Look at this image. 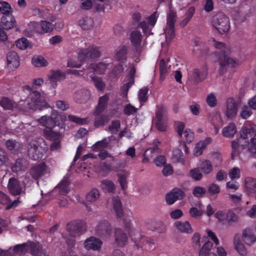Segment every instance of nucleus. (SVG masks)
Listing matches in <instances>:
<instances>
[{"label": "nucleus", "mask_w": 256, "mask_h": 256, "mask_svg": "<svg viewBox=\"0 0 256 256\" xmlns=\"http://www.w3.org/2000/svg\"><path fill=\"white\" fill-rule=\"evenodd\" d=\"M184 127L185 124L183 122H177V133L180 137L179 146L177 148V163H180L182 166L186 164L182 150L185 154H188L189 150L186 143H190L194 139V133L190 129H186L184 132Z\"/></svg>", "instance_id": "nucleus-1"}, {"label": "nucleus", "mask_w": 256, "mask_h": 256, "mask_svg": "<svg viewBox=\"0 0 256 256\" xmlns=\"http://www.w3.org/2000/svg\"><path fill=\"white\" fill-rule=\"evenodd\" d=\"M13 250L16 253L28 252L32 256H43L46 254V252L43 250L42 246L39 242H33L16 244L14 246Z\"/></svg>", "instance_id": "nucleus-2"}, {"label": "nucleus", "mask_w": 256, "mask_h": 256, "mask_svg": "<svg viewBox=\"0 0 256 256\" xmlns=\"http://www.w3.org/2000/svg\"><path fill=\"white\" fill-rule=\"evenodd\" d=\"M102 48L94 45L87 48H80L78 52V58L80 62H92L101 56Z\"/></svg>", "instance_id": "nucleus-3"}, {"label": "nucleus", "mask_w": 256, "mask_h": 256, "mask_svg": "<svg viewBox=\"0 0 256 256\" xmlns=\"http://www.w3.org/2000/svg\"><path fill=\"white\" fill-rule=\"evenodd\" d=\"M213 45L216 48L220 50L219 53L215 52L214 56L217 58V62L220 64H235L237 62V60L235 58H232L229 56L226 53L229 51V49L226 46V44L222 42L216 41L213 40Z\"/></svg>", "instance_id": "nucleus-4"}, {"label": "nucleus", "mask_w": 256, "mask_h": 256, "mask_svg": "<svg viewBox=\"0 0 256 256\" xmlns=\"http://www.w3.org/2000/svg\"><path fill=\"white\" fill-rule=\"evenodd\" d=\"M27 100V107L29 109L42 110L49 107L46 99L36 90L33 91L30 94Z\"/></svg>", "instance_id": "nucleus-5"}, {"label": "nucleus", "mask_w": 256, "mask_h": 256, "mask_svg": "<svg viewBox=\"0 0 256 256\" xmlns=\"http://www.w3.org/2000/svg\"><path fill=\"white\" fill-rule=\"evenodd\" d=\"M211 22L212 26L221 34L227 33L230 28L229 18L222 12L214 15Z\"/></svg>", "instance_id": "nucleus-6"}, {"label": "nucleus", "mask_w": 256, "mask_h": 256, "mask_svg": "<svg viewBox=\"0 0 256 256\" xmlns=\"http://www.w3.org/2000/svg\"><path fill=\"white\" fill-rule=\"evenodd\" d=\"M40 124L44 126L46 130L54 128L56 126L60 128L63 123V119L61 115L59 114L56 110H52L51 116H42L39 120Z\"/></svg>", "instance_id": "nucleus-7"}, {"label": "nucleus", "mask_w": 256, "mask_h": 256, "mask_svg": "<svg viewBox=\"0 0 256 256\" xmlns=\"http://www.w3.org/2000/svg\"><path fill=\"white\" fill-rule=\"evenodd\" d=\"M67 230L72 237L80 236L86 232V223L79 220L72 221L68 224Z\"/></svg>", "instance_id": "nucleus-8"}, {"label": "nucleus", "mask_w": 256, "mask_h": 256, "mask_svg": "<svg viewBox=\"0 0 256 256\" xmlns=\"http://www.w3.org/2000/svg\"><path fill=\"white\" fill-rule=\"evenodd\" d=\"M176 13L170 11L167 16L166 26L164 29L166 40L170 42L175 37V18Z\"/></svg>", "instance_id": "nucleus-9"}, {"label": "nucleus", "mask_w": 256, "mask_h": 256, "mask_svg": "<svg viewBox=\"0 0 256 256\" xmlns=\"http://www.w3.org/2000/svg\"><path fill=\"white\" fill-rule=\"evenodd\" d=\"M138 238H134V242L138 248L140 247L147 251H151L155 248L154 240L142 236L138 232H136Z\"/></svg>", "instance_id": "nucleus-10"}, {"label": "nucleus", "mask_w": 256, "mask_h": 256, "mask_svg": "<svg viewBox=\"0 0 256 256\" xmlns=\"http://www.w3.org/2000/svg\"><path fill=\"white\" fill-rule=\"evenodd\" d=\"M34 31L38 34H43L51 32L54 29V24L46 20H42L40 23L34 24Z\"/></svg>", "instance_id": "nucleus-11"}, {"label": "nucleus", "mask_w": 256, "mask_h": 256, "mask_svg": "<svg viewBox=\"0 0 256 256\" xmlns=\"http://www.w3.org/2000/svg\"><path fill=\"white\" fill-rule=\"evenodd\" d=\"M96 234L102 238L107 237L112 233V228L110 223L106 220L100 222L95 229Z\"/></svg>", "instance_id": "nucleus-12"}, {"label": "nucleus", "mask_w": 256, "mask_h": 256, "mask_svg": "<svg viewBox=\"0 0 256 256\" xmlns=\"http://www.w3.org/2000/svg\"><path fill=\"white\" fill-rule=\"evenodd\" d=\"M102 240L96 237L92 236L87 238L84 242V246L87 250H100L102 245Z\"/></svg>", "instance_id": "nucleus-13"}, {"label": "nucleus", "mask_w": 256, "mask_h": 256, "mask_svg": "<svg viewBox=\"0 0 256 256\" xmlns=\"http://www.w3.org/2000/svg\"><path fill=\"white\" fill-rule=\"evenodd\" d=\"M8 188L10 194L13 196L20 195L22 191V188L20 181L14 178L9 179Z\"/></svg>", "instance_id": "nucleus-14"}, {"label": "nucleus", "mask_w": 256, "mask_h": 256, "mask_svg": "<svg viewBox=\"0 0 256 256\" xmlns=\"http://www.w3.org/2000/svg\"><path fill=\"white\" fill-rule=\"evenodd\" d=\"M110 100V94L106 93L98 98V105L96 106L94 115L99 116L108 108Z\"/></svg>", "instance_id": "nucleus-15"}, {"label": "nucleus", "mask_w": 256, "mask_h": 256, "mask_svg": "<svg viewBox=\"0 0 256 256\" xmlns=\"http://www.w3.org/2000/svg\"><path fill=\"white\" fill-rule=\"evenodd\" d=\"M46 168V164L44 162L36 164L30 168V174L34 180H38L44 174Z\"/></svg>", "instance_id": "nucleus-16"}, {"label": "nucleus", "mask_w": 256, "mask_h": 256, "mask_svg": "<svg viewBox=\"0 0 256 256\" xmlns=\"http://www.w3.org/2000/svg\"><path fill=\"white\" fill-rule=\"evenodd\" d=\"M238 104L233 98H229L226 101V116L229 118L236 116L238 112Z\"/></svg>", "instance_id": "nucleus-17"}, {"label": "nucleus", "mask_w": 256, "mask_h": 256, "mask_svg": "<svg viewBox=\"0 0 256 256\" xmlns=\"http://www.w3.org/2000/svg\"><path fill=\"white\" fill-rule=\"evenodd\" d=\"M48 78L51 82V86L55 88L57 86L56 82L64 80L66 79V74L60 70H52Z\"/></svg>", "instance_id": "nucleus-18"}, {"label": "nucleus", "mask_w": 256, "mask_h": 256, "mask_svg": "<svg viewBox=\"0 0 256 256\" xmlns=\"http://www.w3.org/2000/svg\"><path fill=\"white\" fill-rule=\"evenodd\" d=\"M212 142V139L210 137H207L204 140H200L197 142L193 152L194 155L195 156H201L204 150L206 148L208 145L210 144Z\"/></svg>", "instance_id": "nucleus-19"}, {"label": "nucleus", "mask_w": 256, "mask_h": 256, "mask_svg": "<svg viewBox=\"0 0 256 256\" xmlns=\"http://www.w3.org/2000/svg\"><path fill=\"white\" fill-rule=\"evenodd\" d=\"M114 242L120 247H123L126 245L128 238L127 234L120 228H116L114 230Z\"/></svg>", "instance_id": "nucleus-20"}, {"label": "nucleus", "mask_w": 256, "mask_h": 256, "mask_svg": "<svg viewBox=\"0 0 256 256\" xmlns=\"http://www.w3.org/2000/svg\"><path fill=\"white\" fill-rule=\"evenodd\" d=\"M28 162L23 158H19L10 164V168L14 172L25 171L28 168Z\"/></svg>", "instance_id": "nucleus-21"}, {"label": "nucleus", "mask_w": 256, "mask_h": 256, "mask_svg": "<svg viewBox=\"0 0 256 256\" xmlns=\"http://www.w3.org/2000/svg\"><path fill=\"white\" fill-rule=\"evenodd\" d=\"M193 75L194 82L195 84H198L204 80L208 75V68L206 65L200 69H194V70Z\"/></svg>", "instance_id": "nucleus-22"}, {"label": "nucleus", "mask_w": 256, "mask_h": 256, "mask_svg": "<svg viewBox=\"0 0 256 256\" xmlns=\"http://www.w3.org/2000/svg\"><path fill=\"white\" fill-rule=\"evenodd\" d=\"M0 24L3 29L10 30L16 25V20L12 14L3 16L1 18Z\"/></svg>", "instance_id": "nucleus-23"}, {"label": "nucleus", "mask_w": 256, "mask_h": 256, "mask_svg": "<svg viewBox=\"0 0 256 256\" xmlns=\"http://www.w3.org/2000/svg\"><path fill=\"white\" fill-rule=\"evenodd\" d=\"M240 138L244 140L248 138L254 136L256 137V126L250 124L248 127L243 126L240 131Z\"/></svg>", "instance_id": "nucleus-24"}, {"label": "nucleus", "mask_w": 256, "mask_h": 256, "mask_svg": "<svg viewBox=\"0 0 256 256\" xmlns=\"http://www.w3.org/2000/svg\"><path fill=\"white\" fill-rule=\"evenodd\" d=\"M242 238L245 244L250 246L256 242V236L250 228H246L242 231Z\"/></svg>", "instance_id": "nucleus-25"}, {"label": "nucleus", "mask_w": 256, "mask_h": 256, "mask_svg": "<svg viewBox=\"0 0 256 256\" xmlns=\"http://www.w3.org/2000/svg\"><path fill=\"white\" fill-rule=\"evenodd\" d=\"M90 97V92L86 90H78L74 94V100L82 104L86 102Z\"/></svg>", "instance_id": "nucleus-26"}, {"label": "nucleus", "mask_w": 256, "mask_h": 256, "mask_svg": "<svg viewBox=\"0 0 256 256\" xmlns=\"http://www.w3.org/2000/svg\"><path fill=\"white\" fill-rule=\"evenodd\" d=\"M148 228L152 230L156 231L158 233H164L166 231V226L164 222L160 220H152L150 223H148Z\"/></svg>", "instance_id": "nucleus-27"}, {"label": "nucleus", "mask_w": 256, "mask_h": 256, "mask_svg": "<svg viewBox=\"0 0 256 256\" xmlns=\"http://www.w3.org/2000/svg\"><path fill=\"white\" fill-rule=\"evenodd\" d=\"M142 34L141 32L138 30H132L130 36V39L132 44L136 48L140 46L142 40Z\"/></svg>", "instance_id": "nucleus-28"}, {"label": "nucleus", "mask_w": 256, "mask_h": 256, "mask_svg": "<svg viewBox=\"0 0 256 256\" xmlns=\"http://www.w3.org/2000/svg\"><path fill=\"white\" fill-rule=\"evenodd\" d=\"M198 168L204 174H208L213 170L212 163L208 160H200L198 164Z\"/></svg>", "instance_id": "nucleus-29"}, {"label": "nucleus", "mask_w": 256, "mask_h": 256, "mask_svg": "<svg viewBox=\"0 0 256 256\" xmlns=\"http://www.w3.org/2000/svg\"><path fill=\"white\" fill-rule=\"evenodd\" d=\"M113 208L117 218H122L124 216L122 202L118 196L114 198L112 200Z\"/></svg>", "instance_id": "nucleus-30"}, {"label": "nucleus", "mask_w": 256, "mask_h": 256, "mask_svg": "<svg viewBox=\"0 0 256 256\" xmlns=\"http://www.w3.org/2000/svg\"><path fill=\"white\" fill-rule=\"evenodd\" d=\"M0 106L5 110H14L17 104L14 100L3 96L0 100Z\"/></svg>", "instance_id": "nucleus-31"}, {"label": "nucleus", "mask_w": 256, "mask_h": 256, "mask_svg": "<svg viewBox=\"0 0 256 256\" xmlns=\"http://www.w3.org/2000/svg\"><path fill=\"white\" fill-rule=\"evenodd\" d=\"M128 50L126 46L120 47L114 55L116 60L120 62H124L127 58Z\"/></svg>", "instance_id": "nucleus-32"}, {"label": "nucleus", "mask_w": 256, "mask_h": 256, "mask_svg": "<svg viewBox=\"0 0 256 256\" xmlns=\"http://www.w3.org/2000/svg\"><path fill=\"white\" fill-rule=\"evenodd\" d=\"M236 132V124L230 122L227 126L224 127L222 130V134L226 138H232Z\"/></svg>", "instance_id": "nucleus-33"}, {"label": "nucleus", "mask_w": 256, "mask_h": 256, "mask_svg": "<svg viewBox=\"0 0 256 256\" xmlns=\"http://www.w3.org/2000/svg\"><path fill=\"white\" fill-rule=\"evenodd\" d=\"M60 132L59 130L48 129L44 130V135L47 140H57L60 136Z\"/></svg>", "instance_id": "nucleus-34"}, {"label": "nucleus", "mask_w": 256, "mask_h": 256, "mask_svg": "<svg viewBox=\"0 0 256 256\" xmlns=\"http://www.w3.org/2000/svg\"><path fill=\"white\" fill-rule=\"evenodd\" d=\"M194 46H200L202 49L197 50L196 54L198 56H203L209 52V48L200 40L198 38H196L194 40Z\"/></svg>", "instance_id": "nucleus-35"}, {"label": "nucleus", "mask_w": 256, "mask_h": 256, "mask_svg": "<svg viewBox=\"0 0 256 256\" xmlns=\"http://www.w3.org/2000/svg\"><path fill=\"white\" fill-rule=\"evenodd\" d=\"M31 147L28 150V155L30 158L34 160H37L42 158V153L40 152L39 148L36 144L30 145Z\"/></svg>", "instance_id": "nucleus-36"}, {"label": "nucleus", "mask_w": 256, "mask_h": 256, "mask_svg": "<svg viewBox=\"0 0 256 256\" xmlns=\"http://www.w3.org/2000/svg\"><path fill=\"white\" fill-rule=\"evenodd\" d=\"M245 186L248 194L256 192V178L252 177L246 178Z\"/></svg>", "instance_id": "nucleus-37"}, {"label": "nucleus", "mask_w": 256, "mask_h": 256, "mask_svg": "<svg viewBox=\"0 0 256 256\" xmlns=\"http://www.w3.org/2000/svg\"><path fill=\"white\" fill-rule=\"evenodd\" d=\"M238 141H239V140ZM239 142L235 140H233L232 142V150L231 154V158L233 160H234L236 157L240 156V152H239L240 148L244 150V145L242 144L240 146Z\"/></svg>", "instance_id": "nucleus-38"}, {"label": "nucleus", "mask_w": 256, "mask_h": 256, "mask_svg": "<svg viewBox=\"0 0 256 256\" xmlns=\"http://www.w3.org/2000/svg\"><path fill=\"white\" fill-rule=\"evenodd\" d=\"M177 229L182 232L186 234H191L193 232L191 225L187 221L184 222L177 221Z\"/></svg>", "instance_id": "nucleus-39"}, {"label": "nucleus", "mask_w": 256, "mask_h": 256, "mask_svg": "<svg viewBox=\"0 0 256 256\" xmlns=\"http://www.w3.org/2000/svg\"><path fill=\"white\" fill-rule=\"evenodd\" d=\"M94 118V126L96 128H100L104 126L108 123L110 118L108 115H99Z\"/></svg>", "instance_id": "nucleus-40"}, {"label": "nucleus", "mask_w": 256, "mask_h": 256, "mask_svg": "<svg viewBox=\"0 0 256 256\" xmlns=\"http://www.w3.org/2000/svg\"><path fill=\"white\" fill-rule=\"evenodd\" d=\"M93 19L90 17H85L78 21V24L84 30H88L92 28L94 26Z\"/></svg>", "instance_id": "nucleus-41"}, {"label": "nucleus", "mask_w": 256, "mask_h": 256, "mask_svg": "<svg viewBox=\"0 0 256 256\" xmlns=\"http://www.w3.org/2000/svg\"><path fill=\"white\" fill-rule=\"evenodd\" d=\"M234 248L241 256H246L247 250L244 244L242 243L240 240L236 238V236L234 238Z\"/></svg>", "instance_id": "nucleus-42"}, {"label": "nucleus", "mask_w": 256, "mask_h": 256, "mask_svg": "<svg viewBox=\"0 0 256 256\" xmlns=\"http://www.w3.org/2000/svg\"><path fill=\"white\" fill-rule=\"evenodd\" d=\"M101 188L104 192H113L115 190L114 183L110 180H104L101 182Z\"/></svg>", "instance_id": "nucleus-43"}, {"label": "nucleus", "mask_w": 256, "mask_h": 256, "mask_svg": "<svg viewBox=\"0 0 256 256\" xmlns=\"http://www.w3.org/2000/svg\"><path fill=\"white\" fill-rule=\"evenodd\" d=\"M8 64H20V58L17 52L14 51L8 52L6 55Z\"/></svg>", "instance_id": "nucleus-44"}, {"label": "nucleus", "mask_w": 256, "mask_h": 256, "mask_svg": "<svg viewBox=\"0 0 256 256\" xmlns=\"http://www.w3.org/2000/svg\"><path fill=\"white\" fill-rule=\"evenodd\" d=\"M244 149L250 153L254 158H256V137L250 138V142L244 144Z\"/></svg>", "instance_id": "nucleus-45"}, {"label": "nucleus", "mask_w": 256, "mask_h": 256, "mask_svg": "<svg viewBox=\"0 0 256 256\" xmlns=\"http://www.w3.org/2000/svg\"><path fill=\"white\" fill-rule=\"evenodd\" d=\"M194 12L195 8L194 6L189 8L186 14V18L180 22L179 25L182 28L184 27L191 20L194 14Z\"/></svg>", "instance_id": "nucleus-46"}, {"label": "nucleus", "mask_w": 256, "mask_h": 256, "mask_svg": "<svg viewBox=\"0 0 256 256\" xmlns=\"http://www.w3.org/2000/svg\"><path fill=\"white\" fill-rule=\"evenodd\" d=\"M70 182L68 180H62L58 186L60 188V194L62 195H66L70 191L69 186Z\"/></svg>", "instance_id": "nucleus-47"}, {"label": "nucleus", "mask_w": 256, "mask_h": 256, "mask_svg": "<svg viewBox=\"0 0 256 256\" xmlns=\"http://www.w3.org/2000/svg\"><path fill=\"white\" fill-rule=\"evenodd\" d=\"M0 12L4 16L11 14L12 12V10L8 2L4 1H0Z\"/></svg>", "instance_id": "nucleus-48"}, {"label": "nucleus", "mask_w": 256, "mask_h": 256, "mask_svg": "<svg viewBox=\"0 0 256 256\" xmlns=\"http://www.w3.org/2000/svg\"><path fill=\"white\" fill-rule=\"evenodd\" d=\"M68 120L80 125H84L88 124V118H80L74 115H68Z\"/></svg>", "instance_id": "nucleus-49"}, {"label": "nucleus", "mask_w": 256, "mask_h": 256, "mask_svg": "<svg viewBox=\"0 0 256 256\" xmlns=\"http://www.w3.org/2000/svg\"><path fill=\"white\" fill-rule=\"evenodd\" d=\"M213 246V244L210 242L208 241L206 242L200 250L199 256H207L209 254Z\"/></svg>", "instance_id": "nucleus-50"}, {"label": "nucleus", "mask_w": 256, "mask_h": 256, "mask_svg": "<svg viewBox=\"0 0 256 256\" xmlns=\"http://www.w3.org/2000/svg\"><path fill=\"white\" fill-rule=\"evenodd\" d=\"M238 216L232 210H228L226 213V220L228 224L235 223L238 222Z\"/></svg>", "instance_id": "nucleus-51"}, {"label": "nucleus", "mask_w": 256, "mask_h": 256, "mask_svg": "<svg viewBox=\"0 0 256 256\" xmlns=\"http://www.w3.org/2000/svg\"><path fill=\"white\" fill-rule=\"evenodd\" d=\"M108 146V142L106 138L102 140L97 142L94 144L92 146V149L95 152H98L104 150L107 148Z\"/></svg>", "instance_id": "nucleus-52"}, {"label": "nucleus", "mask_w": 256, "mask_h": 256, "mask_svg": "<svg viewBox=\"0 0 256 256\" xmlns=\"http://www.w3.org/2000/svg\"><path fill=\"white\" fill-rule=\"evenodd\" d=\"M100 197V192L98 189H92L86 196V200L90 202H94Z\"/></svg>", "instance_id": "nucleus-53"}, {"label": "nucleus", "mask_w": 256, "mask_h": 256, "mask_svg": "<svg viewBox=\"0 0 256 256\" xmlns=\"http://www.w3.org/2000/svg\"><path fill=\"white\" fill-rule=\"evenodd\" d=\"M166 203L169 205L174 204L176 201V188H174L168 193L165 197Z\"/></svg>", "instance_id": "nucleus-54"}, {"label": "nucleus", "mask_w": 256, "mask_h": 256, "mask_svg": "<svg viewBox=\"0 0 256 256\" xmlns=\"http://www.w3.org/2000/svg\"><path fill=\"white\" fill-rule=\"evenodd\" d=\"M189 174L190 176L196 181H199L202 178V174L198 167L190 170Z\"/></svg>", "instance_id": "nucleus-55"}, {"label": "nucleus", "mask_w": 256, "mask_h": 256, "mask_svg": "<svg viewBox=\"0 0 256 256\" xmlns=\"http://www.w3.org/2000/svg\"><path fill=\"white\" fill-rule=\"evenodd\" d=\"M67 66L68 67H72V68H77L74 70H68L67 72L68 74H72L75 75L82 76L86 73V72H84L83 70H80L82 65H67Z\"/></svg>", "instance_id": "nucleus-56"}, {"label": "nucleus", "mask_w": 256, "mask_h": 256, "mask_svg": "<svg viewBox=\"0 0 256 256\" xmlns=\"http://www.w3.org/2000/svg\"><path fill=\"white\" fill-rule=\"evenodd\" d=\"M120 127V122L119 120H114L112 122L111 124L108 127V130L112 134H116Z\"/></svg>", "instance_id": "nucleus-57"}, {"label": "nucleus", "mask_w": 256, "mask_h": 256, "mask_svg": "<svg viewBox=\"0 0 256 256\" xmlns=\"http://www.w3.org/2000/svg\"><path fill=\"white\" fill-rule=\"evenodd\" d=\"M124 225L125 230L128 232L130 236L131 237L132 240L134 241V238H136V237L134 236V234L136 230L132 228L130 220H124Z\"/></svg>", "instance_id": "nucleus-58"}, {"label": "nucleus", "mask_w": 256, "mask_h": 256, "mask_svg": "<svg viewBox=\"0 0 256 256\" xmlns=\"http://www.w3.org/2000/svg\"><path fill=\"white\" fill-rule=\"evenodd\" d=\"M148 92V88L147 87H144L140 90L138 97L140 103L144 102L147 100Z\"/></svg>", "instance_id": "nucleus-59"}, {"label": "nucleus", "mask_w": 256, "mask_h": 256, "mask_svg": "<svg viewBox=\"0 0 256 256\" xmlns=\"http://www.w3.org/2000/svg\"><path fill=\"white\" fill-rule=\"evenodd\" d=\"M16 46L20 50L27 48L29 46V41L25 38H22L16 41Z\"/></svg>", "instance_id": "nucleus-60"}, {"label": "nucleus", "mask_w": 256, "mask_h": 256, "mask_svg": "<svg viewBox=\"0 0 256 256\" xmlns=\"http://www.w3.org/2000/svg\"><path fill=\"white\" fill-rule=\"evenodd\" d=\"M208 192L210 196L218 194L220 192V187L216 184H211L208 187Z\"/></svg>", "instance_id": "nucleus-61"}, {"label": "nucleus", "mask_w": 256, "mask_h": 256, "mask_svg": "<svg viewBox=\"0 0 256 256\" xmlns=\"http://www.w3.org/2000/svg\"><path fill=\"white\" fill-rule=\"evenodd\" d=\"M92 80L94 83L95 86L99 90H103L105 88V84L103 82L101 78L97 76H93L92 78Z\"/></svg>", "instance_id": "nucleus-62"}, {"label": "nucleus", "mask_w": 256, "mask_h": 256, "mask_svg": "<svg viewBox=\"0 0 256 256\" xmlns=\"http://www.w3.org/2000/svg\"><path fill=\"white\" fill-rule=\"evenodd\" d=\"M212 156L214 166L216 167L218 166L222 160L221 154L218 152H214L212 153Z\"/></svg>", "instance_id": "nucleus-63"}, {"label": "nucleus", "mask_w": 256, "mask_h": 256, "mask_svg": "<svg viewBox=\"0 0 256 256\" xmlns=\"http://www.w3.org/2000/svg\"><path fill=\"white\" fill-rule=\"evenodd\" d=\"M137 111L138 109L130 104H126L124 108V112L127 116L134 114Z\"/></svg>", "instance_id": "nucleus-64"}]
</instances>
